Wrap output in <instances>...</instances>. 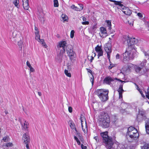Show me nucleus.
Here are the masks:
<instances>
[{"label":"nucleus","mask_w":149,"mask_h":149,"mask_svg":"<svg viewBox=\"0 0 149 149\" xmlns=\"http://www.w3.org/2000/svg\"><path fill=\"white\" fill-rule=\"evenodd\" d=\"M100 135L102 138L103 143H104L105 146L107 149H116V148L119 149L117 144L114 145V147H113V142L112 138L111 137L109 136L107 131L100 133Z\"/></svg>","instance_id":"obj_1"},{"label":"nucleus","mask_w":149,"mask_h":149,"mask_svg":"<svg viewBox=\"0 0 149 149\" xmlns=\"http://www.w3.org/2000/svg\"><path fill=\"white\" fill-rule=\"evenodd\" d=\"M109 92L108 89L102 88L95 90L94 93L97 96L102 102H105L109 99Z\"/></svg>","instance_id":"obj_2"},{"label":"nucleus","mask_w":149,"mask_h":149,"mask_svg":"<svg viewBox=\"0 0 149 149\" xmlns=\"http://www.w3.org/2000/svg\"><path fill=\"white\" fill-rule=\"evenodd\" d=\"M139 136V133L136 129L132 126L129 127L127 129L126 136L128 139L130 138L133 141L136 140Z\"/></svg>","instance_id":"obj_3"},{"label":"nucleus","mask_w":149,"mask_h":149,"mask_svg":"<svg viewBox=\"0 0 149 149\" xmlns=\"http://www.w3.org/2000/svg\"><path fill=\"white\" fill-rule=\"evenodd\" d=\"M98 120L100 125L102 127L106 128L109 126L110 119L104 113L100 115L99 116Z\"/></svg>","instance_id":"obj_4"},{"label":"nucleus","mask_w":149,"mask_h":149,"mask_svg":"<svg viewBox=\"0 0 149 149\" xmlns=\"http://www.w3.org/2000/svg\"><path fill=\"white\" fill-rule=\"evenodd\" d=\"M132 49L131 46H128L126 51L123 54V61L124 63L129 61L133 59V56L131 53V50Z\"/></svg>","instance_id":"obj_5"},{"label":"nucleus","mask_w":149,"mask_h":149,"mask_svg":"<svg viewBox=\"0 0 149 149\" xmlns=\"http://www.w3.org/2000/svg\"><path fill=\"white\" fill-rule=\"evenodd\" d=\"M115 80L120 81L121 82H125V81H123L120 79H118L116 78L111 77L110 76L106 77L103 80L104 83L110 85L111 86H113V85L112 83H113L114 82Z\"/></svg>","instance_id":"obj_6"},{"label":"nucleus","mask_w":149,"mask_h":149,"mask_svg":"<svg viewBox=\"0 0 149 149\" xmlns=\"http://www.w3.org/2000/svg\"><path fill=\"white\" fill-rule=\"evenodd\" d=\"M66 46V42L65 41H61L59 42L57 47L58 48L60 49L62 48V49H61L60 54L61 56L62 57L63 54L65 53V47Z\"/></svg>","instance_id":"obj_7"},{"label":"nucleus","mask_w":149,"mask_h":149,"mask_svg":"<svg viewBox=\"0 0 149 149\" xmlns=\"http://www.w3.org/2000/svg\"><path fill=\"white\" fill-rule=\"evenodd\" d=\"M111 44L110 43H106L104 46V50L107 54V57L109 60H110V54L111 52Z\"/></svg>","instance_id":"obj_8"},{"label":"nucleus","mask_w":149,"mask_h":149,"mask_svg":"<svg viewBox=\"0 0 149 149\" xmlns=\"http://www.w3.org/2000/svg\"><path fill=\"white\" fill-rule=\"evenodd\" d=\"M22 139L24 142L26 144L27 149H30L29 144L30 143V139L29 134L26 133L24 134L23 135Z\"/></svg>","instance_id":"obj_9"},{"label":"nucleus","mask_w":149,"mask_h":149,"mask_svg":"<svg viewBox=\"0 0 149 149\" xmlns=\"http://www.w3.org/2000/svg\"><path fill=\"white\" fill-rule=\"evenodd\" d=\"M100 32L99 33L100 36L102 38H105L107 36V29L103 27H101L100 28Z\"/></svg>","instance_id":"obj_10"},{"label":"nucleus","mask_w":149,"mask_h":149,"mask_svg":"<svg viewBox=\"0 0 149 149\" xmlns=\"http://www.w3.org/2000/svg\"><path fill=\"white\" fill-rule=\"evenodd\" d=\"M66 51L68 55L71 60H73L74 58V53L73 52V50L71 48H68L67 49Z\"/></svg>","instance_id":"obj_11"},{"label":"nucleus","mask_w":149,"mask_h":149,"mask_svg":"<svg viewBox=\"0 0 149 149\" xmlns=\"http://www.w3.org/2000/svg\"><path fill=\"white\" fill-rule=\"evenodd\" d=\"M19 120L22 127V129L23 130L27 129L28 127V122L24 120Z\"/></svg>","instance_id":"obj_12"},{"label":"nucleus","mask_w":149,"mask_h":149,"mask_svg":"<svg viewBox=\"0 0 149 149\" xmlns=\"http://www.w3.org/2000/svg\"><path fill=\"white\" fill-rule=\"evenodd\" d=\"M123 85L121 84L120 85L119 88L118 90V91L119 94V99L122 100H123L122 94L124 91L123 88Z\"/></svg>","instance_id":"obj_13"},{"label":"nucleus","mask_w":149,"mask_h":149,"mask_svg":"<svg viewBox=\"0 0 149 149\" xmlns=\"http://www.w3.org/2000/svg\"><path fill=\"white\" fill-rule=\"evenodd\" d=\"M123 12L125 15H130L132 13L131 11L128 8L123 6L122 8Z\"/></svg>","instance_id":"obj_14"},{"label":"nucleus","mask_w":149,"mask_h":149,"mask_svg":"<svg viewBox=\"0 0 149 149\" xmlns=\"http://www.w3.org/2000/svg\"><path fill=\"white\" fill-rule=\"evenodd\" d=\"M144 116L143 112L139 111V114L137 116V119L139 121H140L143 120Z\"/></svg>","instance_id":"obj_15"},{"label":"nucleus","mask_w":149,"mask_h":149,"mask_svg":"<svg viewBox=\"0 0 149 149\" xmlns=\"http://www.w3.org/2000/svg\"><path fill=\"white\" fill-rule=\"evenodd\" d=\"M130 38L128 35L124 36L122 38V41L124 43H127L129 45Z\"/></svg>","instance_id":"obj_16"},{"label":"nucleus","mask_w":149,"mask_h":149,"mask_svg":"<svg viewBox=\"0 0 149 149\" xmlns=\"http://www.w3.org/2000/svg\"><path fill=\"white\" fill-rule=\"evenodd\" d=\"M138 42V40L135 38H130L129 44V45H130V46H131L132 49H133L132 48L133 47V45L136 44Z\"/></svg>","instance_id":"obj_17"},{"label":"nucleus","mask_w":149,"mask_h":149,"mask_svg":"<svg viewBox=\"0 0 149 149\" xmlns=\"http://www.w3.org/2000/svg\"><path fill=\"white\" fill-rule=\"evenodd\" d=\"M97 28L96 25H93L88 29L89 32L91 34H93Z\"/></svg>","instance_id":"obj_18"},{"label":"nucleus","mask_w":149,"mask_h":149,"mask_svg":"<svg viewBox=\"0 0 149 149\" xmlns=\"http://www.w3.org/2000/svg\"><path fill=\"white\" fill-rule=\"evenodd\" d=\"M145 128L147 133L149 134V119L145 121Z\"/></svg>","instance_id":"obj_19"},{"label":"nucleus","mask_w":149,"mask_h":149,"mask_svg":"<svg viewBox=\"0 0 149 149\" xmlns=\"http://www.w3.org/2000/svg\"><path fill=\"white\" fill-rule=\"evenodd\" d=\"M105 22L107 23V26L108 27V30L110 31L111 29V20H106Z\"/></svg>","instance_id":"obj_20"},{"label":"nucleus","mask_w":149,"mask_h":149,"mask_svg":"<svg viewBox=\"0 0 149 149\" xmlns=\"http://www.w3.org/2000/svg\"><path fill=\"white\" fill-rule=\"evenodd\" d=\"M121 105L122 106L123 109L121 111V112L123 113L124 112H123V111H125V109L128 107L129 105L127 103H122L121 104Z\"/></svg>","instance_id":"obj_21"},{"label":"nucleus","mask_w":149,"mask_h":149,"mask_svg":"<svg viewBox=\"0 0 149 149\" xmlns=\"http://www.w3.org/2000/svg\"><path fill=\"white\" fill-rule=\"evenodd\" d=\"M70 126L71 128L72 129H74L76 132L77 134L78 135L79 134L76 128L75 127V125L74 123H73L72 121L70 122Z\"/></svg>","instance_id":"obj_22"},{"label":"nucleus","mask_w":149,"mask_h":149,"mask_svg":"<svg viewBox=\"0 0 149 149\" xmlns=\"http://www.w3.org/2000/svg\"><path fill=\"white\" fill-rule=\"evenodd\" d=\"M110 1L112 2H113L115 3V4L121 7V8L123 7V6L121 4V2L120 1H116L113 0H109Z\"/></svg>","instance_id":"obj_23"},{"label":"nucleus","mask_w":149,"mask_h":149,"mask_svg":"<svg viewBox=\"0 0 149 149\" xmlns=\"http://www.w3.org/2000/svg\"><path fill=\"white\" fill-rule=\"evenodd\" d=\"M141 149H149V144L144 143L143 145L141 146Z\"/></svg>","instance_id":"obj_24"},{"label":"nucleus","mask_w":149,"mask_h":149,"mask_svg":"<svg viewBox=\"0 0 149 149\" xmlns=\"http://www.w3.org/2000/svg\"><path fill=\"white\" fill-rule=\"evenodd\" d=\"M61 17L62 19V20H63L64 22L68 21V17L65 14H62L61 16Z\"/></svg>","instance_id":"obj_25"},{"label":"nucleus","mask_w":149,"mask_h":149,"mask_svg":"<svg viewBox=\"0 0 149 149\" xmlns=\"http://www.w3.org/2000/svg\"><path fill=\"white\" fill-rule=\"evenodd\" d=\"M81 123V126L83 125V123L85 121L86 123V121H85V119L83 115H81L80 117V118Z\"/></svg>","instance_id":"obj_26"},{"label":"nucleus","mask_w":149,"mask_h":149,"mask_svg":"<svg viewBox=\"0 0 149 149\" xmlns=\"http://www.w3.org/2000/svg\"><path fill=\"white\" fill-rule=\"evenodd\" d=\"M35 39L38 41V40H40V36L39 33V31L38 30H36V31H35Z\"/></svg>","instance_id":"obj_27"},{"label":"nucleus","mask_w":149,"mask_h":149,"mask_svg":"<svg viewBox=\"0 0 149 149\" xmlns=\"http://www.w3.org/2000/svg\"><path fill=\"white\" fill-rule=\"evenodd\" d=\"M134 68L135 70V71L136 72L138 73L140 72L141 69V68L136 65H135V66H134Z\"/></svg>","instance_id":"obj_28"},{"label":"nucleus","mask_w":149,"mask_h":149,"mask_svg":"<svg viewBox=\"0 0 149 149\" xmlns=\"http://www.w3.org/2000/svg\"><path fill=\"white\" fill-rule=\"evenodd\" d=\"M22 5L24 9L25 10H28L29 7V3L22 4Z\"/></svg>","instance_id":"obj_29"},{"label":"nucleus","mask_w":149,"mask_h":149,"mask_svg":"<svg viewBox=\"0 0 149 149\" xmlns=\"http://www.w3.org/2000/svg\"><path fill=\"white\" fill-rule=\"evenodd\" d=\"M19 3V0H15L13 2V3L14 4L15 6L17 7V8H19V6L18 5Z\"/></svg>","instance_id":"obj_30"},{"label":"nucleus","mask_w":149,"mask_h":149,"mask_svg":"<svg viewBox=\"0 0 149 149\" xmlns=\"http://www.w3.org/2000/svg\"><path fill=\"white\" fill-rule=\"evenodd\" d=\"M64 73L65 75L68 77H71V73L69 72L67 70H64Z\"/></svg>","instance_id":"obj_31"},{"label":"nucleus","mask_w":149,"mask_h":149,"mask_svg":"<svg viewBox=\"0 0 149 149\" xmlns=\"http://www.w3.org/2000/svg\"><path fill=\"white\" fill-rule=\"evenodd\" d=\"M2 141L5 142H7L9 141V137L8 136H6L3 137Z\"/></svg>","instance_id":"obj_32"},{"label":"nucleus","mask_w":149,"mask_h":149,"mask_svg":"<svg viewBox=\"0 0 149 149\" xmlns=\"http://www.w3.org/2000/svg\"><path fill=\"white\" fill-rule=\"evenodd\" d=\"M71 8L75 11H79V8L77 6H75L74 5H72L71 6Z\"/></svg>","instance_id":"obj_33"},{"label":"nucleus","mask_w":149,"mask_h":149,"mask_svg":"<svg viewBox=\"0 0 149 149\" xmlns=\"http://www.w3.org/2000/svg\"><path fill=\"white\" fill-rule=\"evenodd\" d=\"M95 50L97 52L102 50V49L101 47L99 45H97L95 47Z\"/></svg>","instance_id":"obj_34"},{"label":"nucleus","mask_w":149,"mask_h":149,"mask_svg":"<svg viewBox=\"0 0 149 149\" xmlns=\"http://www.w3.org/2000/svg\"><path fill=\"white\" fill-rule=\"evenodd\" d=\"M54 6L55 7H58L59 6L58 3V0H54Z\"/></svg>","instance_id":"obj_35"},{"label":"nucleus","mask_w":149,"mask_h":149,"mask_svg":"<svg viewBox=\"0 0 149 149\" xmlns=\"http://www.w3.org/2000/svg\"><path fill=\"white\" fill-rule=\"evenodd\" d=\"M135 65L131 63H128L127 65V68L129 70H131L133 67H134Z\"/></svg>","instance_id":"obj_36"},{"label":"nucleus","mask_w":149,"mask_h":149,"mask_svg":"<svg viewBox=\"0 0 149 149\" xmlns=\"http://www.w3.org/2000/svg\"><path fill=\"white\" fill-rule=\"evenodd\" d=\"M74 138L75 140L77 142V144L78 145H80L81 144V142L79 140L78 138L77 137H76V136H74Z\"/></svg>","instance_id":"obj_37"},{"label":"nucleus","mask_w":149,"mask_h":149,"mask_svg":"<svg viewBox=\"0 0 149 149\" xmlns=\"http://www.w3.org/2000/svg\"><path fill=\"white\" fill-rule=\"evenodd\" d=\"M135 84V85L137 87V90L140 92V94L143 97H145V96L143 94L142 92V91H141V90L139 88L138 86L137 85H136V84Z\"/></svg>","instance_id":"obj_38"},{"label":"nucleus","mask_w":149,"mask_h":149,"mask_svg":"<svg viewBox=\"0 0 149 149\" xmlns=\"http://www.w3.org/2000/svg\"><path fill=\"white\" fill-rule=\"evenodd\" d=\"M145 93L146 97L149 99V87L148 88L147 91H145ZM148 103L149 104V102H148Z\"/></svg>","instance_id":"obj_39"},{"label":"nucleus","mask_w":149,"mask_h":149,"mask_svg":"<svg viewBox=\"0 0 149 149\" xmlns=\"http://www.w3.org/2000/svg\"><path fill=\"white\" fill-rule=\"evenodd\" d=\"M97 53L98 58H99L100 56H102L103 55V52L102 50L99 52H97Z\"/></svg>","instance_id":"obj_40"},{"label":"nucleus","mask_w":149,"mask_h":149,"mask_svg":"<svg viewBox=\"0 0 149 149\" xmlns=\"http://www.w3.org/2000/svg\"><path fill=\"white\" fill-rule=\"evenodd\" d=\"M146 62L147 61L146 60H143L140 64L141 66L142 67L146 65Z\"/></svg>","instance_id":"obj_41"},{"label":"nucleus","mask_w":149,"mask_h":149,"mask_svg":"<svg viewBox=\"0 0 149 149\" xmlns=\"http://www.w3.org/2000/svg\"><path fill=\"white\" fill-rule=\"evenodd\" d=\"M18 46H19V47L22 49V42L21 40H20L18 42Z\"/></svg>","instance_id":"obj_42"},{"label":"nucleus","mask_w":149,"mask_h":149,"mask_svg":"<svg viewBox=\"0 0 149 149\" xmlns=\"http://www.w3.org/2000/svg\"><path fill=\"white\" fill-rule=\"evenodd\" d=\"M74 33V30H72L71 31L70 33V36L71 38H73Z\"/></svg>","instance_id":"obj_43"},{"label":"nucleus","mask_w":149,"mask_h":149,"mask_svg":"<svg viewBox=\"0 0 149 149\" xmlns=\"http://www.w3.org/2000/svg\"><path fill=\"white\" fill-rule=\"evenodd\" d=\"M78 4L80 6V8H79V11H80L83 9L84 8L83 5L81 4Z\"/></svg>","instance_id":"obj_44"},{"label":"nucleus","mask_w":149,"mask_h":149,"mask_svg":"<svg viewBox=\"0 0 149 149\" xmlns=\"http://www.w3.org/2000/svg\"><path fill=\"white\" fill-rule=\"evenodd\" d=\"M13 144L11 143H8L6 145V146L7 147H12L13 146Z\"/></svg>","instance_id":"obj_45"},{"label":"nucleus","mask_w":149,"mask_h":149,"mask_svg":"<svg viewBox=\"0 0 149 149\" xmlns=\"http://www.w3.org/2000/svg\"><path fill=\"white\" fill-rule=\"evenodd\" d=\"M90 81H91V82L92 86H93V85L94 79L93 77V75L92 76V77H91L90 78Z\"/></svg>","instance_id":"obj_46"},{"label":"nucleus","mask_w":149,"mask_h":149,"mask_svg":"<svg viewBox=\"0 0 149 149\" xmlns=\"http://www.w3.org/2000/svg\"><path fill=\"white\" fill-rule=\"evenodd\" d=\"M29 68V70L31 72H33L34 71V68L31 66Z\"/></svg>","instance_id":"obj_47"},{"label":"nucleus","mask_w":149,"mask_h":149,"mask_svg":"<svg viewBox=\"0 0 149 149\" xmlns=\"http://www.w3.org/2000/svg\"><path fill=\"white\" fill-rule=\"evenodd\" d=\"M89 23V22L88 21H85L82 22V24L83 25H88Z\"/></svg>","instance_id":"obj_48"},{"label":"nucleus","mask_w":149,"mask_h":149,"mask_svg":"<svg viewBox=\"0 0 149 149\" xmlns=\"http://www.w3.org/2000/svg\"><path fill=\"white\" fill-rule=\"evenodd\" d=\"M68 111L70 113H72V109L71 107H68Z\"/></svg>","instance_id":"obj_49"},{"label":"nucleus","mask_w":149,"mask_h":149,"mask_svg":"<svg viewBox=\"0 0 149 149\" xmlns=\"http://www.w3.org/2000/svg\"><path fill=\"white\" fill-rule=\"evenodd\" d=\"M94 139L96 140L97 142L99 141L98 137L97 136H94Z\"/></svg>","instance_id":"obj_50"},{"label":"nucleus","mask_w":149,"mask_h":149,"mask_svg":"<svg viewBox=\"0 0 149 149\" xmlns=\"http://www.w3.org/2000/svg\"><path fill=\"white\" fill-rule=\"evenodd\" d=\"M81 147L82 149H86L87 147L86 146H84L83 144H81Z\"/></svg>","instance_id":"obj_51"},{"label":"nucleus","mask_w":149,"mask_h":149,"mask_svg":"<svg viewBox=\"0 0 149 149\" xmlns=\"http://www.w3.org/2000/svg\"><path fill=\"white\" fill-rule=\"evenodd\" d=\"M22 2H23V4L24 3H29V0H23L22 1Z\"/></svg>","instance_id":"obj_52"},{"label":"nucleus","mask_w":149,"mask_h":149,"mask_svg":"<svg viewBox=\"0 0 149 149\" xmlns=\"http://www.w3.org/2000/svg\"><path fill=\"white\" fill-rule=\"evenodd\" d=\"M26 63L27 65L29 68L31 66V65L29 61H27L26 62Z\"/></svg>","instance_id":"obj_53"},{"label":"nucleus","mask_w":149,"mask_h":149,"mask_svg":"<svg viewBox=\"0 0 149 149\" xmlns=\"http://www.w3.org/2000/svg\"><path fill=\"white\" fill-rule=\"evenodd\" d=\"M116 59H117L120 58V55L119 54H117L116 56Z\"/></svg>","instance_id":"obj_54"},{"label":"nucleus","mask_w":149,"mask_h":149,"mask_svg":"<svg viewBox=\"0 0 149 149\" xmlns=\"http://www.w3.org/2000/svg\"><path fill=\"white\" fill-rule=\"evenodd\" d=\"M115 144H117L118 146V147L119 148H119H120V146H119L118 145V143H117V144H113V147H114V146H113V145H115ZM116 149H118V148H116ZM120 149H124L123 148H121Z\"/></svg>","instance_id":"obj_55"},{"label":"nucleus","mask_w":149,"mask_h":149,"mask_svg":"<svg viewBox=\"0 0 149 149\" xmlns=\"http://www.w3.org/2000/svg\"><path fill=\"white\" fill-rule=\"evenodd\" d=\"M38 41L41 43L42 44V43L44 42V40L43 39H40V40H38Z\"/></svg>","instance_id":"obj_56"},{"label":"nucleus","mask_w":149,"mask_h":149,"mask_svg":"<svg viewBox=\"0 0 149 149\" xmlns=\"http://www.w3.org/2000/svg\"><path fill=\"white\" fill-rule=\"evenodd\" d=\"M42 45L45 48H46L47 47V45H46V43L44 42L42 43Z\"/></svg>","instance_id":"obj_57"},{"label":"nucleus","mask_w":149,"mask_h":149,"mask_svg":"<svg viewBox=\"0 0 149 149\" xmlns=\"http://www.w3.org/2000/svg\"><path fill=\"white\" fill-rule=\"evenodd\" d=\"M137 15L140 17H143V15L141 14L140 13H138L137 14Z\"/></svg>","instance_id":"obj_58"},{"label":"nucleus","mask_w":149,"mask_h":149,"mask_svg":"<svg viewBox=\"0 0 149 149\" xmlns=\"http://www.w3.org/2000/svg\"><path fill=\"white\" fill-rule=\"evenodd\" d=\"M87 70L88 72L90 73L91 74H92V72L91 69H87Z\"/></svg>","instance_id":"obj_59"},{"label":"nucleus","mask_w":149,"mask_h":149,"mask_svg":"<svg viewBox=\"0 0 149 149\" xmlns=\"http://www.w3.org/2000/svg\"><path fill=\"white\" fill-rule=\"evenodd\" d=\"M90 57L91 58L89 59V60L91 62H92L93 61V60L94 59V57L92 56H90Z\"/></svg>","instance_id":"obj_60"},{"label":"nucleus","mask_w":149,"mask_h":149,"mask_svg":"<svg viewBox=\"0 0 149 149\" xmlns=\"http://www.w3.org/2000/svg\"><path fill=\"white\" fill-rule=\"evenodd\" d=\"M81 127H82V130L83 131H84V133H85L86 132V131L85 130V129H84V128H83V126L82 125V126H81Z\"/></svg>","instance_id":"obj_61"},{"label":"nucleus","mask_w":149,"mask_h":149,"mask_svg":"<svg viewBox=\"0 0 149 149\" xmlns=\"http://www.w3.org/2000/svg\"><path fill=\"white\" fill-rule=\"evenodd\" d=\"M113 66H111V64H110V65L109 66L108 68L109 69H111L112 68Z\"/></svg>","instance_id":"obj_62"},{"label":"nucleus","mask_w":149,"mask_h":149,"mask_svg":"<svg viewBox=\"0 0 149 149\" xmlns=\"http://www.w3.org/2000/svg\"><path fill=\"white\" fill-rule=\"evenodd\" d=\"M38 95L40 96H41L42 95L41 93L40 92H38Z\"/></svg>","instance_id":"obj_63"},{"label":"nucleus","mask_w":149,"mask_h":149,"mask_svg":"<svg viewBox=\"0 0 149 149\" xmlns=\"http://www.w3.org/2000/svg\"><path fill=\"white\" fill-rule=\"evenodd\" d=\"M82 19L84 21H85L86 20V18L85 17H83Z\"/></svg>","instance_id":"obj_64"}]
</instances>
